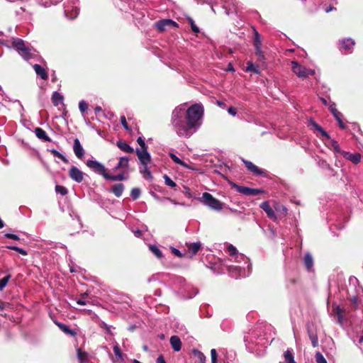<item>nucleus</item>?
<instances>
[{
	"label": "nucleus",
	"mask_w": 363,
	"mask_h": 363,
	"mask_svg": "<svg viewBox=\"0 0 363 363\" xmlns=\"http://www.w3.org/2000/svg\"><path fill=\"white\" fill-rule=\"evenodd\" d=\"M4 236L6 238H9V239H12V240H20V238L17 235L12 234V233H6L4 235Z\"/></svg>",
	"instance_id": "4d7b16f0"
},
{
	"label": "nucleus",
	"mask_w": 363,
	"mask_h": 363,
	"mask_svg": "<svg viewBox=\"0 0 363 363\" xmlns=\"http://www.w3.org/2000/svg\"><path fill=\"white\" fill-rule=\"evenodd\" d=\"M322 9L325 13H329L330 11H332L335 9V8L331 5H330V6L324 5V6H323Z\"/></svg>",
	"instance_id": "13d9d810"
},
{
	"label": "nucleus",
	"mask_w": 363,
	"mask_h": 363,
	"mask_svg": "<svg viewBox=\"0 0 363 363\" xmlns=\"http://www.w3.org/2000/svg\"><path fill=\"white\" fill-rule=\"evenodd\" d=\"M354 45V41L352 38L343 39L340 42V50H344L345 53H350L352 52Z\"/></svg>",
	"instance_id": "4468645a"
},
{
	"label": "nucleus",
	"mask_w": 363,
	"mask_h": 363,
	"mask_svg": "<svg viewBox=\"0 0 363 363\" xmlns=\"http://www.w3.org/2000/svg\"><path fill=\"white\" fill-rule=\"evenodd\" d=\"M201 245L199 242L191 243L188 246L189 250L191 252L192 255L197 254L199 250L201 249Z\"/></svg>",
	"instance_id": "473e14b6"
},
{
	"label": "nucleus",
	"mask_w": 363,
	"mask_h": 363,
	"mask_svg": "<svg viewBox=\"0 0 363 363\" xmlns=\"http://www.w3.org/2000/svg\"><path fill=\"white\" fill-rule=\"evenodd\" d=\"M12 45L25 60H29L32 57L30 49L26 46L22 39L17 38L14 40L12 43Z\"/></svg>",
	"instance_id": "423d86ee"
},
{
	"label": "nucleus",
	"mask_w": 363,
	"mask_h": 363,
	"mask_svg": "<svg viewBox=\"0 0 363 363\" xmlns=\"http://www.w3.org/2000/svg\"><path fill=\"white\" fill-rule=\"evenodd\" d=\"M86 166L92 169L95 173L101 174L104 179L108 174L106 168L96 160H88L86 162Z\"/></svg>",
	"instance_id": "0eeeda50"
},
{
	"label": "nucleus",
	"mask_w": 363,
	"mask_h": 363,
	"mask_svg": "<svg viewBox=\"0 0 363 363\" xmlns=\"http://www.w3.org/2000/svg\"><path fill=\"white\" fill-rule=\"evenodd\" d=\"M169 156L172 160V161L174 162L176 164H179L185 168L190 169L189 166L186 162L179 159L174 153L169 152Z\"/></svg>",
	"instance_id": "c756f323"
},
{
	"label": "nucleus",
	"mask_w": 363,
	"mask_h": 363,
	"mask_svg": "<svg viewBox=\"0 0 363 363\" xmlns=\"http://www.w3.org/2000/svg\"><path fill=\"white\" fill-rule=\"evenodd\" d=\"M259 207L265 211V213L267 215V217L274 221L277 220V217L275 214L274 211L272 209V208L270 206L269 203L268 201H264L262 202Z\"/></svg>",
	"instance_id": "f8f14e48"
},
{
	"label": "nucleus",
	"mask_w": 363,
	"mask_h": 363,
	"mask_svg": "<svg viewBox=\"0 0 363 363\" xmlns=\"http://www.w3.org/2000/svg\"><path fill=\"white\" fill-rule=\"evenodd\" d=\"M309 337L313 347L318 346V337L315 334L309 332Z\"/></svg>",
	"instance_id": "09e8293b"
},
{
	"label": "nucleus",
	"mask_w": 363,
	"mask_h": 363,
	"mask_svg": "<svg viewBox=\"0 0 363 363\" xmlns=\"http://www.w3.org/2000/svg\"><path fill=\"white\" fill-rule=\"evenodd\" d=\"M79 9L77 6H66L65 7V14L68 20H74L79 15Z\"/></svg>",
	"instance_id": "9b49d317"
},
{
	"label": "nucleus",
	"mask_w": 363,
	"mask_h": 363,
	"mask_svg": "<svg viewBox=\"0 0 363 363\" xmlns=\"http://www.w3.org/2000/svg\"><path fill=\"white\" fill-rule=\"evenodd\" d=\"M88 106V104L83 100L79 103V108L82 113L85 112L87 110Z\"/></svg>",
	"instance_id": "8fccbe9b"
},
{
	"label": "nucleus",
	"mask_w": 363,
	"mask_h": 363,
	"mask_svg": "<svg viewBox=\"0 0 363 363\" xmlns=\"http://www.w3.org/2000/svg\"><path fill=\"white\" fill-rule=\"evenodd\" d=\"M309 125L313 128L314 130L318 132L322 137L327 140L330 139V135L319 124H318L311 118L309 121Z\"/></svg>",
	"instance_id": "2eb2a0df"
},
{
	"label": "nucleus",
	"mask_w": 363,
	"mask_h": 363,
	"mask_svg": "<svg viewBox=\"0 0 363 363\" xmlns=\"http://www.w3.org/2000/svg\"><path fill=\"white\" fill-rule=\"evenodd\" d=\"M284 357L285 359V362L286 363H296L294 360V357L291 351H290L289 350H287L286 352H284Z\"/></svg>",
	"instance_id": "c9c22d12"
},
{
	"label": "nucleus",
	"mask_w": 363,
	"mask_h": 363,
	"mask_svg": "<svg viewBox=\"0 0 363 363\" xmlns=\"http://www.w3.org/2000/svg\"><path fill=\"white\" fill-rule=\"evenodd\" d=\"M329 109H330V112L333 113L335 118L337 121L340 128L345 129L346 125L343 123L342 118H341L342 113L337 110V108L335 107V104H333L330 105L329 107Z\"/></svg>",
	"instance_id": "dca6fc26"
},
{
	"label": "nucleus",
	"mask_w": 363,
	"mask_h": 363,
	"mask_svg": "<svg viewBox=\"0 0 363 363\" xmlns=\"http://www.w3.org/2000/svg\"><path fill=\"white\" fill-rule=\"evenodd\" d=\"M192 353L198 359L199 363H205L206 356L200 350L197 349H193Z\"/></svg>",
	"instance_id": "f704fd0d"
},
{
	"label": "nucleus",
	"mask_w": 363,
	"mask_h": 363,
	"mask_svg": "<svg viewBox=\"0 0 363 363\" xmlns=\"http://www.w3.org/2000/svg\"><path fill=\"white\" fill-rule=\"evenodd\" d=\"M106 176V179L111 181H123L126 179L124 176V173H121L117 175H112L108 173Z\"/></svg>",
	"instance_id": "72a5a7b5"
},
{
	"label": "nucleus",
	"mask_w": 363,
	"mask_h": 363,
	"mask_svg": "<svg viewBox=\"0 0 363 363\" xmlns=\"http://www.w3.org/2000/svg\"><path fill=\"white\" fill-rule=\"evenodd\" d=\"M315 357L316 363H328L324 356L320 352L315 353Z\"/></svg>",
	"instance_id": "a18cd8bd"
},
{
	"label": "nucleus",
	"mask_w": 363,
	"mask_h": 363,
	"mask_svg": "<svg viewBox=\"0 0 363 363\" xmlns=\"http://www.w3.org/2000/svg\"><path fill=\"white\" fill-rule=\"evenodd\" d=\"M33 67L37 75L40 76L43 79L46 80L48 78V72L41 65L35 64Z\"/></svg>",
	"instance_id": "aec40b11"
},
{
	"label": "nucleus",
	"mask_w": 363,
	"mask_h": 363,
	"mask_svg": "<svg viewBox=\"0 0 363 363\" xmlns=\"http://www.w3.org/2000/svg\"><path fill=\"white\" fill-rule=\"evenodd\" d=\"M193 32L197 33H199V28L196 24H190Z\"/></svg>",
	"instance_id": "0e129e2a"
},
{
	"label": "nucleus",
	"mask_w": 363,
	"mask_h": 363,
	"mask_svg": "<svg viewBox=\"0 0 363 363\" xmlns=\"http://www.w3.org/2000/svg\"><path fill=\"white\" fill-rule=\"evenodd\" d=\"M264 191L261 189H252L251 188L250 196H256L259 194L264 193Z\"/></svg>",
	"instance_id": "5fc2aeb1"
},
{
	"label": "nucleus",
	"mask_w": 363,
	"mask_h": 363,
	"mask_svg": "<svg viewBox=\"0 0 363 363\" xmlns=\"http://www.w3.org/2000/svg\"><path fill=\"white\" fill-rule=\"evenodd\" d=\"M228 112L230 115L235 116L237 114V109L235 107H233V106H230V107L228 108Z\"/></svg>",
	"instance_id": "052dcab7"
},
{
	"label": "nucleus",
	"mask_w": 363,
	"mask_h": 363,
	"mask_svg": "<svg viewBox=\"0 0 363 363\" xmlns=\"http://www.w3.org/2000/svg\"><path fill=\"white\" fill-rule=\"evenodd\" d=\"M204 108L201 104H194L185 113L184 118L178 111L172 113V125L180 137L189 138L202 123Z\"/></svg>",
	"instance_id": "f257e3e1"
},
{
	"label": "nucleus",
	"mask_w": 363,
	"mask_h": 363,
	"mask_svg": "<svg viewBox=\"0 0 363 363\" xmlns=\"http://www.w3.org/2000/svg\"><path fill=\"white\" fill-rule=\"evenodd\" d=\"M231 186L235 189L238 192L245 195L250 196L251 188L244 186H240L235 183H231Z\"/></svg>",
	"instance_id": "4be33fe9"
},
{
	"label": "nucleus",
	"mask_w": 363,
	"mask_h": 363,
	"mask_svg": "<svg viewBox=\"0 0 363 363\" xmlns=\"http://www.w3.org/2000/svg\"><path fill=\"white\" fill-rule=\"evenodd\" d=\"M228 251L230 256H234L238 254L237 249L231 244L228 246Z\"/></svg>",
	"instance_id": "603ef678"
},
{
	"label": "nucleus",
	"mask_w": 363,
	"mask_h": 363,
	"mask_svg": "<svg viewBox=\"0 0 363 363\" xmlns=\"http://www.w3.org/2000/svg\"><path fill=\"white\" fill-rule=\"evenodd\" d=\"M11 277V275L8 274L7 276L0 279V291H2L5 288L9 281L10 280Z\"/></svg>",
	"instance_id": "ea45409f"
},
{
	"label": "nucleus",
	"mask_w": 363,
	"mask_h": 363,
	"mask_svg": "<svg viewBox=\"0 0 363 363\" xmlns=\"http://www.w3.org/2000/svg\"><path fill=\"white\" fill-rule=\"evenodd\" d=\"M291 65V69L297 77L303 78L308 76V69L298 64L296 61H292Z\"/></svg>",
	"instance_id": "6e6552de"
},
{
	"label": "nucleus",
	"mask_w": 363,
	"mask_h": 363,
	"mask_svg": "<svg viewBox=\"0 0 363 363\" xmlns=\"http://www.w3.org/2000/svg\"><path fill=\"white\" fill-rule=\"evenodd\" d=\"M250 14H252V18H248L247 19L248 21H250V20H258V19L260 18V15L256 11H252Z\"/></svg>",
	"instance_id": "bf43d9fd"
},
{
	"label": "nucleus",
	"mask_w": 363,
	"mask_h": 363,
	"mask_svg": "<svg viewBox=\"0 0 363 363\" xmlns=\"http://www.w3.org/2000/svg\"><path fill=\"white\" fill-rule=\"evenodd\" d=\"M198 4H208L210 6L211 11L214 13L225 14H238L240 12L238 2L235 0H196Z\"/></svg>",
	"instance_id": "f03ea898"
},
{
	"label": "nucleus",
	"mask_w": 363,
	"mask_h": 363,
	"mask_svg": "<svg viewBox=\"0 0 363 363\" xmlns=\"http://www.w3.org/2000/svg\"><path fill=\"white\" fill-rule=\"evenodd\" d=\"M77 303L79 304V305L84 306V305L86 304V302L83 301V300H82V299H78L77 301Z\"/></svg>",
	"instance_id": "774afa93"
},
{
	"label": "nucleus",
	"mask_w": 363,
	"mask_h": 363,
	"mask_svg": "<svg viewBox=\"0 0 363 363\" xmlns=\"http://www.w3.org/2000/svg\"><path fill=\"white\" fill-rule=\"evenodd\" d=\"M120 121H121V125H123V127L128 131H130V126L128 125L127 121H126V118L125 117V116H121V118H120Z\"/></svg>",
	"instance_id": "de8ad7c7"
},
{
	"label": "nucleus",
	"mask_w": 363,
	"mask_h": 363,
	"mask_svg": "<svg viewBox=\"0 0 363 363\" xmlns=\"http://www.w3.org/2000/svg\"><path fill=\"white\" fill-rule=\"evenodd\" d=\"M156 363H166L164 357L162 354H160L156 359Z\"/></svg>",
	"instance_id": "e2e57ef3"
},
{
	"label": "nucleus",
	"mask_w": 363,
	"mask_h": 363,
	"mask_svg": "<svg viewBox=\"0 0 363 363\" xmlns=\"http://www.w3.org/2000/svg\"><path fill=\"white\" fill-rule=\"evenodd\" d=\"M129 158L127 157H120L118 164L113 168V171H116L121 168H126L128 167Z\"/></svg>",
	"instance_id": "cd10ccee"
},
{
	"label": "nucleus",
	"mask_w": 363,
	"mask_h": 363,
	"mask_svg": "<svg viewBox=\"0 0 363 363\" xmlns=\"http://www.w3.org/2000/svg\"><path fill=\"white\" fill-rule=\"evenodd\" d=\"M113 352L116 357L121 359L123 357V353L121 352V349L119 348L118 345H114L113 347Z\"/></svg>",
	"instance_id": "3c124183"
},
{
	"label": "nucleus",
	"mask_w": 363,
	"mask_h": 363,
	"mask_svg": "<svg viewBox=\"0 0 363 363\" xmlns=\"http://www.w3.org/2000/svg\"><path fill=\"white\" fill-rule=\"evenodd\" d=\"M252 28L254 32L253 45L255 49V55L257 56V60L259 62H264L265 57L264 52L262 50L261 35L255 27L252 26Z\"/></svg>",
	"instance_id": "39448f33"
},
{
	"label": "nucleus",
	"mask_w": 363,
	"mask_h": 363,
	"mask_svg": "<svg viewBox=\"0 0 363 363\" xmlns=\"http://www.w3.org/2000/svg\"><path fill=\"white\" fill-rule=\"evenodd\" d=\"M149 250L152 252L155 257L158 259H162L163 257V254L160 248L155 245H149Z\"/></svg>",
	"instance_id": "2f4dec72"
},
{
	"label": "nucleus",
	"mask_w": 363,
	"mask_h": 363,
	"mask_svg": "<svg viewBox=\"0 0 363 363\" xmlns=\"http://www.w3.org/2000/svg\"><path fill=\"white\" fill-rule=\"evenodd\" d=\"M73 151L77 158L82 159L84 157L85 151L78 138L74 140Z\"/></svg>",
	"instance_id": "ddd939ff"
},
{
	"label": "nucleus",
	"mask_w": 363,
	"mask_h": 363,
	"mask_svg": "<svg viewBox=\"0 0 363 363\" xmlns=\"http://www.w3.org/2000/svg\"><path fill=\"white\" fill-rule=\"evenodd\" d=\"M117 147L122 151L126 153H133L134 149L130 147L126 142L118 140L116 142Z\"/></svg>",
	"instance_id": "6ab92c4d"
},
{
	"label": "nucleus",
	"mask_w": 363,
	"mask_h": 363,
	"mask_svg": "<svg viewBox=\"0 0 363 363\" xmlns=\"http://www.w3.org/2000/svg\"><path fill=\"white\" fill-rule=\"evenodd\" d=\"M77 358L79 363H84L88 361V353L82 351V349L78 348L77 350Z\"/></svg>",
	"instance_id": "c85d7f7f"
},
{
	"label": "nucleus",
	"mask_w": 363,
	"mask_h": 363,
	"mask_svg": "<svg viewBox=\"0 0 363 363\" xmlns=\"http://www.w3.org/2000/svg\"><path fill=\"white\" fill-rule=\"evenodd\" d=\"M55 324L58 326V328L63 331L65 334L69 335L72 337H74L77 335V333L71 330L67 325L60 322H55Z\"/></svg>",
	"instance_id": "b1692460"
},
{
	"label": "nucleus",
	"mask_w": 363,
	"mask_h": 363,
	"mask_svg": "<svg viewBox=\"0 0 363 363\" xmlns=\"http://www.w3.org/2000/svg\"><path fill=\"white\" fill-rule=\"evenodd\" d=\"M171 252H172V254H174L175 256L178 257H183V254L179 250L174 247H171Z\"/></svg>",
	"instance_id": "6e6d98bb"
},
{
	"label": "nucleus",
	"mask_w": 363,
	"mask_h": 363,
	"mask_svg": "<svg viewBox=\"0 0 363 363\" xmlns=\"http://www.w3.org/2000/svg\"><path fill=\"white\" fill-rule=\"evenodd\" d=\"M242 162H244L246 168L248 171L252 172L255 176H267L266 171L259 169L257 166H256L255 164H253L252 162L242 160Z\"/></svg>",
	"instance_id": "1a4fd4ad"
},
{
	"label": "nucleus",
	"mask_w": 363,
	"mask_h": 363,
	"mask_svg": "<svg viewBox=\"0 0 363 363\" xmlns=\"http://www.w3.org/2000/svg\"><path fill=\"white\" fill-rule=\"evenodd\" d=\"M137 143L140 146V148L135 150L136 155L142 164L150 163L151 162V156L147 151V145H146L144 139L139 137L137 139Z\"/></svg>",
	"instance_id": "7ed1b4c3"
},
{
	"label": "nucleus",
	"mask_w": 363,
	"mask_h": 363,
	"mask_svg": "<svg viewBox=\"0 0 363 363\" xmlns=\"http://www.w3.org/2000/svg\"><path fill=\"white\" fill-rule=\"evenodd\" d=\"M124 189H125V186H124L123 184L118 183V184H114L113 186H111V191L116 197H120L122 195V194L124 191Z\"/></svg>",
	"instance_id": "5701e85b"
},
{
	"label": "nucleus",
	"mask_w": 363,
	"mask_h": 363,
	"mask_svg": "<svg viewBox=\"0 0 363 363\" xmlns=\"http://www.w3.org/2000/svg\"><path fill=\"white\" fill-rule=\"evenodd\" d=\"M169 24H154V28L159 33H163L165 30V26ZM175 27H179V24H172Z\"/></svg>",
	"instance_id": "79ce46f5"
},
{
	"label": "nucleus",
	"mask_w": 363,
	"mask_h": 363,
	"mask_svg": "<svg viewBox=\"0 0 363 363\" xmlns=\"http://www.w3.org/2000/svg\"><path fill=\"white\" fill-rule=\"evenodd\" d=\"M289 283L291 284H296L298 282V279L297 278H291L289 279Z\"/></svg>",
	"instance_id": "338daca9"
},
{
	"label": "nucleus",
	"mask_w": 363,
	"mask_h": 363,
	"mask_svg": "<svg viewBox=\"0 0 363 363\" xmlns=\"http://www.w3.org/2000/svg\"><path fill=\"white\" fill-rule=\"evenodd\" d=\"M211 363H217V352L216 349H211Z\"/></svg>",
	"instance_id": "864d4df0"
},
{
	"label": "nucleus",
	"mask_w": 363,
	"mask_h": 363,
	"mask_svg": "<svg viewBox=\"0 0 363 363\" xmlns=\"http://www.w3.org/2000/svg\"><path fill=\"white\" fill-rule=\"evenodd\" d=\"M69 177L77 183L84 179V173L75 166H72L69 170Z\"/></svg>",
	"instance_id": "9d476101"
},
{
	"label": "nucleus",
	"mask_w": 363,
	"mask_h": 363,
	"mask_svg": "<svg viewBox=\"0 0 363 363\" xmlns=\"http://www.w3.org/2000/svg\"><path fill=\"white\" fill-rule=\"evenodd\" d=\"M247 72H252L255 74H259L260 70L258 65H255L253 62L249 61L247 62L246 69Z\"/></svg>",
	"instance_id": "7c9ffc66"
},
{
	"label": "nucleus",
	"mask_w": 363,
	"mask_h": 363,
	"mask_svg": "<svg viewBox=\"0 0 363 363\" xmlns=\"http://www.w3.org/2000/svg\"><path fill=\"white\" fill-rule=\"evenodd\" d=\"M9 305V303H6V302H4L0 300V310H3L4 309L6 306H8Z\"/></svg>",
	"instance_id": "69168bd1"
},
{
	"label": "nucleus",
	"mask_w": 363,
	"mask_h": 363,
	"mask_svg": "<svg viewBox=\"0 0 363 363\" xmlns=\"http://www.w3.org/2000/svg\"><path fill=\"white\" fill-rule=\"evenodd\" d=\"M63 96L57 91L52 94V102L55 106H57L59 104L63 103Z\"/></svg>",
	"instance_id": "bb28decb"
},
{
	"label": "nucleus",
	"mask_w": 363,
	"mask_h": 363,
	"mask_svg": "<svg viewBox=\"0 0 363 363\" xmlns=\"http://www.w3.org/2000/svg\"><path fill=\"white\" fill-rule=\"evenodd\" d=\"M163 178L164 179V183L167 186H169L172 188H174L177 186V184L167 174H164L163 176Z\"/></svg>",
	"instance_id": "a19ab883"
},
{
	"label": "nucleus",
	"mask_w": 363,
	"mask_h": 363,
	"mask_svg": "<svg viewBox=\"0 0 363 363\" xmlns=\"http://www.w3.org/2000/svg\"><path fill=\"white\" fill-rule=\"evenodd\" d=\"M155 23H176V22L174 21H173L172 19L164 18V19H160V20L157 21Z\"/></svg>",
	"instance_id": "680f3d73"
},
{
	"label": "nucleus",
	"mask_w": 363,
	"mask_h": 363,
	"mask_svg": "<svg viewBox=\"0 0 363 363\" xmlns=\"http://www.w3.org/2000/svg\"><path fill=\"white\" fill-rule=\"evenodd\" d=\"M201 199L205 205L213 210L220 211L223 208V203L208 192H204L202 194Z\"/></svg>",
	"instance_id": "20e7f679"
},
{
	"label": "nucleus",
	"mask_w": 363,
	"mask_h": 363,
	"mask_svg": "<svg viewBox=\"0 0 363 363\" xmlns=\"http://www.w3.org/2000/svg\"><path fill=\"white\" fill-rule=\"evenodd\" d=\"M169 342L174 351L179 352L181 350L182 343L179 336L172 335L170 337Z\"/></svg>",
	"instance_id": "a211bd4d"
},
{
	"label": "nucleus",
	"mask_w": 363,
	"mask_h": 363,
	"mask_svg": "<svg viewBox=\"0 0 363 363\" xmlns=\"http://www.w3.org/2000/svg\"><path fill=\"white\" fill-rule=\"evenodd\" d=\"M333 311L335 313V315L337 318V320L339 323H342L343 321L344 314L345 313V310L344 308H340L339 306H333Z\"/></svg>",
	"instance_id": "a878e982"
},
{
	"label": "nucleus",
	"mask_w": 363,
	"mask_h": 363,
	"mask_svg": "<svg viewBox=\"0 0 363 363\" xmlns=\"http://www.w3.org/2000/svg\"><path fill=\"white\" fill-rule=\"evenodd\" d=\"M330 145H331V147L333 149L334 152H336V153H339L342 155V152L344 151V150H342L340 149V147L339 145V143H337V141L335 140H331L330 139Z\"/></svg>",
	"instance_id": "4c0bfd02"
},
{
	"label": "nucleus",
	"mask_w": 363,
	"mask_h": 363,
	"mask_svg": "<svg viewBox=\"0 0 363 363\" xmlns=\"http://www.w3.org/2000/svg\"><path fill=\"white\" fill-rule=\"evenodd\" d=\"M148 164L149 163H146L145 164H142L144 167V169L140 171V172L142 174H143L144 177L145 179H148V178H151L152 177L151 172H150V171L149 170V169L147 167V164Z\"/></svg>",
	"instance_id": "37998d69"
},
{
	"label": "nucleus",
	"mask_w": 363,
	"mask_h": 363,
	"mask_svg": "<svg viewBox=\"0 0 363 363\" xmlns=\"http://www.w3.org/2000/svg\"><path fill=\"white\" fill-rule=\"evenodd\" d=\"M55 191L62 196H65L68 193V190L66 187L58 184L55 186Z\"/></svg>",
	"instance_id": "58836bf2"
},
{
	"label": "nucleus",
	"mask_w": 363,
	"mask_h": 363,
	"mask_svg": "<svg viewBox=\"0 0 363 363\" xmlns=\"http://www.w3.org/2000/svg\"><path fill=\"white\" fill-rule=\"evenodd\" d=\"M303 262L306 269L310 272L313 267V259L310 253H306L304 256Z\"/></svg>",
	"instance_id": "393cba45"
},
{
	"label": "nucleus",
	"mask_w": 363,
	"mask_h": 363,
	"mask_svg": "<svg viewBox=\"0 0 363 363\" xmlns=\"http://www.w3.org/2000/svg\"><path fill=\"white\" fill-rule=\"evenodd\" d=\"M50 151L54 157H56L60 159L63 162H65V163L69 162L68 160L62 154H61L60 152H58L57 150L52 149Z\"/></svg>",
	"instance_id": "e433bc0d"
},
{
	"label": "nucleus",
	"mask_w": 363,
	"mask_h": 363,
	"mask_svg": "<svg viewBox=\"0 0 363 363\" xmlns=\"http://www.w3.org/2000/svg\"><path fill=\"white\" fill-rule=\"evenodd\" d=\"M140 196V190L138 188H133L130 191V196L133 200L138 199Z\"/></svg>",
	"instance_id": "c03bdc74"
},
{
	"label": "nucleus",
	"mask_w": 363,
	"mask_h": 363,
	"mask_svg": "<svg viewBox=\"0 0 363 363\" xmlns=\"http://www.w3.org/2000/svg\"><path fill=\"white\" fill-rule=\"evenodd\" d=\"M343 157L349 161H351L353 164H358L361 160V155L359 153H350L349 152L343 151L342 152Z\"/></svg>",
	"instance_id": "f3484780"
},
{
	"label": "nucleus",
	"mask_w": 363,
	"mask_h": 363,
	"mask_svg": "<svg viewBox=\"0 0 363 363\" xmlns=\"http://www.w3.org/2000/svg\"><path fill=\"white\" fill-rule=\"evenodd\" d=\"M34 132H35V134L37 136V138L42 140L43 141H45V142L51 141L50 138L48 136L46 132L44 130H43L42 128H35Z\"/></svg>",
	"instance_id": "412c9836"
},
{
	"label": "nucleus",
	"mask_w": 363,
	"mask_h": 363,
	"mask_svg": "<svg viewBox=\"0 0 363 363\" xmlns=\"http://www.w3.org/2000/svg\"><path fill=\"white\" fill-rule=\"evenodd\" d=\"M10 250H14V251H16L18 252V253L23 255H28V252L22 249V248H20L18 247H16V246H8L7 247Z\"/></svg>",
	"instance_id": "49530a36"
}]
</instances>
